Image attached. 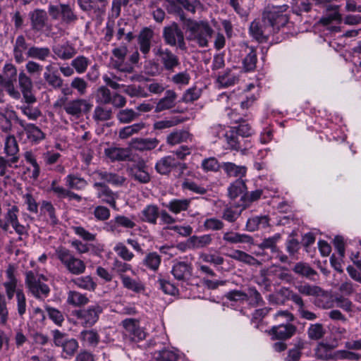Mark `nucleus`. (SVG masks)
I'll use <instances>...</instances> for the list:
<instances>
[{
  "instance_id": "nucleus-1",
  "label": "nucleus",
  "mask_w": 361,
  "mask_h": 361,
  "mask_svg": "<svg viewBox=\"0 0 361 361\" xmlns=\"http://www.w3.org/2000/svg\"><path fill=\"white\" fill-rule=\"evenodd\" d=\"M184 25L186 27L187 40L196 42L200 47H208L209 39L214 30L207 21L188 18Z\"/></svg>"
},
{
  "instance_id": "nucleus-2",
  "label": "nucleus",
  "mask_w": 361,
  "mask_h": 361,
  "mask_svg": "<svg viewBox=\"0 0 361 361\" xmlns=\"http://www.w3.org/2000/svg\"><path fill=\"white\" fill-rule=\"evenodd\" d=\"M287 8L286 5L267 6L262 13V23H266L274 33L278 32L288 22V17L284 13Z\"/></svg>"
},
{
  "instance_id": "nucleus-3",
  "label": "nucleus",
  "mask_w": 361,
  "mask_h": 361,
  "mask_svg": "<svg viewBox=\"0 0 361 361\" xmlns=\"http://www.w3.org/2000/svg\"><path fill=\"white\" fill-rule=\"evenodd\" d=\"M57 259L64 265L71 274L80 275L85 272L86 265L85 262L75 257L72 252L65 247L60 246L56 249Z\"/></svg>"
},
{
  "instance_id": "nucleus-4",
  "label": "nucleus",
  "mask_w": 361,
  "mask_h": 361,
  "mask_svg": "<svg viewBox=\"0 0 361 361\" xmlns=\"http://www.w3.org/2000/svg\"><path fill=\"white\" fill-rule=\"evenodd\" d=\"M102 312L103 307L99 304L94 303L87 307L73 311V315L82 326L92 327L97 322Z\"/></svg>"
},
{
  "instance_id": "nucleus-5",
  "label": "nucleus",
  "mask_w": 361,
  "mask_h": 361,
  "mask_svg": "<svg viewBox=\"0 0 361 361\" xmlns=\"http://www.w3.org/2000/svg\"><path fill=\"white\" fill-rule=\"evenodd\" d=\"M162 37L166 44L187 51L183 32L176 23L173 22L170 25L164 27Z\"/></svg>"
},
{
  "instance_id": "nucleus-6",
  "label": "nucleus",
  "mask_w": 361,
  "mask_h": 361,
  "mask_svg": "<svg viewBox=\"0 0 361 361\" xmlns=\"http://www.w3.org/2000/svg\"><path fill=\"white\" fill-rule=\"evenodd\" d=\"M42 279L47 280L42 274H35L32 271L26 273L25 284L30 292L37 299L47 298L50 292L49 287L42 282Z\"/></svg>"
},
{
  "instance_id": "nucleus-7",
  "label": "nucleus",
  "mask_w": 361,
  "mask_h": 361,
  "mask_svg": "<svg viewBox=\"0 0 361 361\" xmlns=\"http://www.w3.org/2000/svg\"><path fill=\"white\" fill-rule=\"evenodd\" d=\"M66 99V97L60 99L54 104V106H61L63 104L65 111L75 118H80L83 114L88 113L92 106L90 103L83 99H76L65 103Z\"/></svg>"
},
{
  "instance_id": "nucleus-8",
  "label": "nucleus",
  "mask_w": 361,
  "mask_h": 361,
  "mask_svg": "<svg viewBox=\"0 0 361 361\" xmlns=\"http://www.w3.org/2000/svg\"><path fill=\"white\" fill-rule=\"evenodd\" d=\"M48 13L53 20L61 19V22L66 24H72L78 20V16L68 4H49Z\"/></svg>"
},
{
  "instance_id": "nucleus-9",
  "label": "nucleus",
  "mask_w": 361,
  "mask_h": 361,
  "mask_svg": "<svg viewBox=\"0 0 361 361\" xmlns=\"http://www.w3.org/2000/svg\"><path fill=\"white\" fill-rule=\"evenodd\" d=\"M188 166L185 163L178 161L173 156H166L160 159L155 165V169L161 175H169L171 171L176 170L177 177H180Z\"/></svg>"
},
{
  "instance_id": "nucleus-10",
  "label": "nucleus",
  "mask_w": 361,
  "mask_h": 361,
  "mask_svg": "<svg viewBox=\"0 0 361 361\" xmlns=\"http://www.w3.org/2000/svg\"><path fill=\"white\" fill-rule=\"evenodd\" d=\"M154 55L158 56L164 69L170 73H173L176 68L180 65L178 56L168 48L161 46L153 49Z\"/></svg>"
},
{
  "instance_id": "nucleus-11",
  "label": "nucleus",
  "mask_w": 361,
  "mask_h": 361,
  "mask_svg": "<svg viewBox=\"0 0 361 361\" xmlns=\"http://www.w3.org/2000/svg\"><path fill=\"white\" fill-rule=\"evenodd\" d=\"M36 83L53 90H59L63 87V80L59 74L58 71L51 64H49L44 67L42 78L37 81Z\"/></svg>"
},
{
  "instance_id": "nucleus-12",
  "label": "nucleus",
  "mask_w": 361,
  "mask_h": 361,
  "mask_svg": "<svg viewBox=\"0 0 361 361\" xmlns=\"http://www.w3.org/2000/svg\"><path fill=\"white\" fill-rule=\"evenodd\" d=\"M171 273L178 281L188 283L192 276L193 267L190 262L178 261L174 262Z\"/></svg>"
},
{
  "instance_id": "nucleus-13",
  "label": "nucleus",
  "mask_w": 361,
  "mask_h": 361,
  "mask_svg": "<svg viewBox=\"0 0 361 361\" xmlns=\"http://www.w3.org/2000/svg\"><path fill=\"white\" fill-rule=\"evenodd\" d=\"M93 186L97 189V197L101 200L102 202L108 204L113 209H117L116 200L118 197L117 193L104 183L96 182Z\"/></svg>"
},
{
  "instance_id": "nucleus-14",
  "label": "nucleus",
  "mask_w": 361,
  "mask_h": 361,
  "mask_svg": "<svg viewBox=\"0 0 361 361\" xmlns=\"http://www.w3.org/2000/svg\"><path fill=\"white\" fill-rule=\"evenodd\" d=\"M126 334L128 335L133 341H139L145 338V332L140 328V322L137 319L128 318L121 322Z\"/></svg>"
},
{
  "instance_id": "nucleus-15",
  "label": "nucleus",
  "mask_w": 361,
  "mask_h": 361,
  "mask_svg": "<svg viewBox=\"0 0 361 361\" xmlns=\"http://www.w3.org/2000/svg\"><path fill=\"white\" fill-rule=\"evenodd\" d=\"M297 331V326L292 323L286 324H276L271 327L269 334L273 339L285 341L293 337Z\"/></svg>"
},
{
  "instance_id": "nucleus-16",
  "label": "nucleus",
  "mask_w": 361,
  "mask_h": 361,
  "mask_svg": "<svg viewBox=\"0 0 361 361\" xmlns=\"http://www.w3.org/2000/svg\"><path fill=\"white\" fill-rule=\"evenodd\" d=\"M249 31L252 37L260 43L267 42L269 35L274 33L266 23L257 20L251 23Z\"/></svg>"
},
{
  "instance_id": "nucleus-17",
  "label": "nucleus",
  "mask_w": 361,
  "mask_h": 361,
  "mask_svg": "<svg viewBox=\"0 0 361 361\" xmlns=\"http://www.w3.org/2000/svg\"><path fill=\"white\" fill-rule=\"evenodd\" d=\"M80 8L85 12L99 15L105 12L107 0H77Z\"/></svg>"
},
{
  "instance_id": "nucleus-18",
  "label": "nucleus",
  "mask_w": 361,
  "mask_h": 361,
  "mask_svg": "<svg viewBox=\"0 0 361 361\" xmlns=\"http://www.w3.org/2000/svg\"><path fill=\"white\" fill-rule=\"evenodd\" d=\"M147 166L143 160L139 161L133 164L129 170L130 176L136 181L140 183H148L151 177L147 171Z\"/></svg>"
},
{
  "instance_id": "nucleus-19",
  "label": "nucleus",
  "mask_w": 361,
  "mask_h": 361,
  "mask_svg": "<svg viewBox=\"0 0 361 361\" xmlns=\"http://www.w3.org/2000/svg\"><path fill=\"white\" fill-rule=\"evenodd\" d=\"M18 82L25 102L28 104L34 103L36 98L32 93V82L30 78L24 72H20L18 75Z\"/></svg>"
},
{
  "instance_id": "nucleus-20",
  "label": "nucleus",
  "mask_w": 361,
  "mask_h": 361,
  "mask_svg": "<svg viewBox=\"0 0 361 361\" xmlns=\"http://www.w3.org/2000/svg\"><path fill=\"white\" fill-rule=\"evenodd\" d=\"M153 37V30L148 27L143 28L137 37V44L140 51L144 55L145 59L147 58L149 54L151 49V42Z\"/></svg>"
},
{
  "instance_id": "nucleus-21",
  "label": "nucleus",
  "mask_w": 361,
  "mask_h": 361,
  "mask_svg": "<svg viewBox=\"0 0 361 361\" xmlns=\"http://www.w3.org/2000/svg\"><path fill=\"white\" fill-rule=\"evenodd\" d=\"M15 117L16 121L23 128L29 140L37 142L44 139V133L35 124L26 123L18 116H15Z\"/></svg>"
},
{
  "instance_id": "nucleus-22",
  "label": "nucleus",
  "mask_w": 361,
  "mask_h": 361,
  "mask_svg": "<svg viewBox=\"0 0 361 361\" xmlns=\"http://www.w3.org/2000/svg\"><path fill=\"white\" fill-rule=\"evenodd\" d=\"M105 155L111 160V161H131L132 152L130 148L109 147L105 149Z\"/></svg>"
},
{
  "instance_id": "nucleus-23",
  "label": "nucleus",
  "mask_w": 361,
  "mask_h": 361,
  "mask_svg": "<svg viewBox=\"0 0 361 361\" xmlns=\"http://www.w3.org/2000/svg\"><path fill=\"white\" fill-rule=\"evenodd\" d=\"M52 51L57 58L64 61L72 59L77 54L75 47L68 41L53 46Z\"/></svg>"
},
{
  "instance_id": "nucleus-24",
  "label": "nucleus",
  "mask_w": 361,
  "mask_h": 361,
  "mask_svg": "<svg viewBox=\"0 0 361 361\" xmlns=\"http://www.w3.org/2000/svg\"><path fill=\"white\" fill-rule=\"evenodd\" d=\"M159 141L157 138H141L137 137L131 140L130 146L132 149L137 151H150L155 149Z\"/></svg>"
},
{
  "instance_id": "nucleus-25",
  "label": "nucleus",
  "mask_w": 361,
  "mask_h": 361,
  "mask_svg": "<svg viewBox=\"0 0 361 361\" xmlns=\"http://www.w3.org/2000/svg\"><path fill=\"white\" fill-rule=\"evenodd\" d=\"M222 169L227 177L237 179H243L245 177L247 171L246 166L237 165L230 161L222 162Z\"/></svg>"
},
{
  "instance_id": "nucleus-26",
  "label": "nucleus",
  "mask_w": 361,
  "mask_h": 361,
  "mask_svg": "<svg viewBox=\"0 0 361 361\" xmlns=\"http://www.w3.org/2000/svg\"><path fill=\"white\" fill-rule=\"evenodd\" d=\"M29 16L32 28L37 32L42 31L48 20L47 13L43 9L37 8L30 12Z\"/></svg>"
},
{
  "instance_id": "nucleus-27",
  "label": "nucleus",
  "mask_w": 361,
  "mask_h": 361,
  "mask_svg": "<svg viewBox=\"0 0 361 361\" xmlns=\"http://www.w3.org/2000/svg\"><path fill=\"white\" fill-rule=\"evenodd\" d=\"M178 97L177 94L172 90H168L165 92V96L157 102L154 112L161 111L173 108L176 106V100Z\"/></svg>"
},
{
  "instance_id": "nucleus-28",
  "label": "nucleus",
  "mask_w": 361,
  "mask_h": 361,
  "mask_svg": "<svg viewBox=\"0 0 361 361\" xmlns=\"http://www.w3.org/2000/svg\"><path fill=\"white\" fill-rule=\"evenodd\" d=\"M223 240L225 242L231 244H254V239L252 236L247 234L236 233L234 231H227L224 233Z\"/></svg>"
},
{
  "instance_id": "nucleus-29",
  "label": "nucleus",
  "mask_w": 361,
  "mask_h": 361,
  "mask_svg": "<svg viewBox=\"0 0 361 361\" xmlns=\"http://www.w3.org/2000/svg\"><path fill=\"white\" fill-rule=\"evenodd\" d=\"M159 217V207L155 204H148L142 210L140 218L145 223L156 225Z\"/></svg>"
},
{
  "instance_id": "nucleus-30",
  "label": "nucleus",
  "mask_w": 361,
  "mask_h": 361,
  "mask_svg": "<svg viewBox=\"0 0 361 361\" xmlns=\"http://www.w3.org/2000/svg\"><path fill=\"white\" fill-rule=\"evenodd\" d=\"M314 355L322 360H336V351L334 350V347L324 343H319L317 345Z\"/></svg>"
},
{
  "instance_id": "nucleus-31",
  "label": "nucleus",
  "mask_w": 361,
  "mask_h": 361,
  "mask_svg": "<svg viewBox=\"0 0 361 361\" xmlns=\"http://www.w3.org/2000/svg\"><path fill=\"white\" fill-rule=\"evenodd\" d=\"M339 6L329 5L326 8V13L320 18L319 23L324 26L330 25L332 22L336 21L341 23L342 16L340 14Z\"/></svg>"
},
{
  "instance_id": "nucleus-32",
  "label": "nucleus",
  "mask_w": 361,
  "mask_h": 361,
  "mask_svg": "<svg viewBox=\"0 0 361 361\" xmlns=\"http://www.w3.org/2000/svg\"><path fill=\"white\" fill-rule=\"evenodd\" d=\"M212 237L210 234L202 235H192L187 240V246L190 249H201L210 245Z\"/></svg>"
},
{
  "instance_id": "nucleus-33",
  "label": "nucleus",
  "mask_w": 361,
  "mask_h": 361,
  "mask_svg": "<svg viewBox=\"0 0 361 361\" xmlns=\"http://www.w3.org/2000/svg\"><path fill=\"white\" fill-rule=\"evenodd\" d=\"M8 281L4 283L6 289V295L8 300L13 298L14 293H17V279L14 275V269L12 266H9L6 271Z\"/></svg>"
},
{
  "instance_id": "nucleus-34",
  "label": "nucleus",
  "mask_w": 361,
  "mask_h": 361,
  "mask_svg": "<svg viewBox=\"0 0 361 361\" xmlns=\"http://www.w3.org/2000/svg\"><path fill=\"white\" fill-rule=\"evenodd\" d=\"M269 218L267 215L255 216L247 219L246 230L247 231H255L259 228H266L269 225Z\"/></svg>"
},
{
  "instance_id": "nucleus-35",
  "label": "nucleus",
  "mask_w": 361,
  "mask_h": 361,
  "mask_svg": "<svg viewBox=\"0 0 361 361\" xmlns=\"http://www.w3.org/2000/svg\"><path fill=\"white\" fill-rule=\"evenodd\" d=\"M95 174L106 183L116 186L122 185L126 181V178L124 176H120L116 173L108 172L106 171H95Z\"/></svg>"
},
{
  "instance_id": "nucleus-36",
  "label": "nucleus",
  "mask_w": 361,
  "mask_h": 361,
  "mask_svg": "<svg viewBox=\"0 0 361 361\" xmlns=\"http://www.w3.org/2000/svg\"><path fill=\"white\" fill-rule=\"evenodd\" d=\"M305 345V342L302 339L298 338L295 340L293 347L288 350L284 361H300Z\"/></svg>"
},
{
  "instance_id": "nucleus-37",
  "label": "nucleus",
  "mask_w": 361,
  "mask_h": 361,
  "mask_svg": "<svg viewBox=\"0 0 361 361\" xmlns=\"http://www.w3.org/2000/svg\"><path fill=\"white\" fill-rule=\"evenodd\" d=\"M239 78L231 69L219 74L216 82L221 87H228L238 82Z\"/></svg>"
},
{
  "instance_id": "nucleus-38",
  "label": "nucleus",
  "mask_w": 361,
  "mask_h": 361,
  "mask_svg": "<svg viewBox=\"0 0 361 361\" xmlns=\"http://www.w3.org/2000/svg\"><path fill=\"white\" fill-rule=\"evenodd\" d=\"M190 202L191 200L190 199H173L168 204H163V205L168 208L172 213L177 214L181 212L186 211L188 209Z\"/></svg>"
},
{
  "instance_id": "nucleus-39",
  "label": "nucleus",
  "mask_w": 361,
  "mask_h": 361,
  "mask_svg": "<svg viewBox=\"0 0 361 361\" xmlns=\"http://www.w3.org/2000/svg\"><path fill=\"white\" fill-rule=\"evenodd\" d=\"M27 48V45L24 36H18L13 47V56L17 63H20L24 61L23 52Z\"/></svg>"
},
{
  "instance_id": "nucleus-40",
  "label": "nucleus",
  "mask_w": 361,
  "mask_h": 361,
  "mask_svg": "<svg viewBox=\"0 0 361 361\" xmlns=\"http://www.w3.org/2000/svg\"><path fill=\"white\" fill-rule=\"evenodd\" d=\"M191 140V135L186 130H176L168 135L166 142L170 145H176Z\"/></svg>"
},
{
  "instance_id": "nucleus-41",
  "label": "nucleus",
  "mask_w": 361,
  "mask_h": 361,
  "mask_svg": "<svg viewBox=\"0 0 361 361\" xmlns=\"http://www.w3.org/2000/svg\"><path fill=\"white\" fill-rule=\"evenodd\" d=\"M89 298L85 294L75 290H70L68 293L67 302L75 307H81L89 302Z\"/></svg>"
},
{
  "instance_id": "nucleus-42",
  "label": "nucleus",
  "mask_w": 361,
  "mask_h": 361,
  "mask_svg": "<svg viewBox=\"0 0 361 361\" xmlns=\"http://www.w3.org/2000/svg\"><path fill=\"white\" fill-rule=\"evenodd\" d=\"M78 288L88 291H94L96 289L97 283L90 276H80L73 279L71 281Z\"/></svg>"
},
{
  "instance_id": "nucleus-43",
  "label": "nucleus",
  "mask_w": 361,
  "mask_h": 361,
  "mask_svg": "<svg viewBox=\"0 0 361 361\" xmlns=\"http://www.w3.org/2000/svg\"><path fill=\"white\" fill-rule=\"evenodd\" d=\"M247 190L245 182L243 179H236L228 188V196L231 199L235 200L244 193Z\"/></svg>"
},
{
  "instance_id": "nucleus-44",
  "label": "nucleus",
  "mask_w": 361,
  "mask_h": 361,
  "mask_svg": "<svg viewBox=\"0 0 361 361\" xmlns=\"http://www.w3.org/2000/svg\"><path fill=\"white\" fill-rule=\"evenodd\" d=\"M145 128V124L143 122L134 123L130 126H128L120 129L118 133V137L121 140H126L132 135L137 134L140 130Z\"/></svg>"
},
{
  "instance_id": "nucleus-45",
  "label": "nucleus",
  "mask_w": 361,
  "mask_h": 361,
  "mask_svg": "<svg viewBox=\"0 0 361 361\" xmlns=\"http://www.w3.org/2000/svg\"><path fill=\"white\" fill-rule=\"evenodd\" d=\"M249 52L243 61V68L245 72L254 71L257 61L256 49L252 47H247Z\"/></svg>"
},
{
  "instance_id": "nucleus-46",
  "label": "nucleus",
  "mask_w": 361,
  "mask_h": 361,
  "mask_svg": "<svg viewBox=\"0 0 361 361\" xmlns=\"http://www.w3.org/2000/svg\"><path fill=\"white\" fill-rule=\"evenodd\" d=\"M27 54L30 58L45 61L51 55V51L48 47L33 46L28 49Z\"/></svg>"
},
{
  "instance_id": "nucleus-47",
  "label": "nucleus",
  "mask_w": 361,
  "mask_h": 361,
  "mask_svg": "<svg viewBox=\"0 0 361 361\" xmlns=\"http://www.w3.org/2000/svg\"><path fill=\"white\" fill-rule=\"evenodd\" d=\"M113 117V111L111 108L105 107L103 106H97L95 107L93 118L97 122L106 121L111 119Z\"/></svg>"
},
{
  "instance_id": "nucleus-48",
  "label": "nucleus",
  "mask_w": 361,
  "mask_h": 361,
  "mask_svg": "<svg viewBox=\"0 0 361 361\" xmlns=\"http://www.w3.org/2000/svg\"><path fill=\"white\" fill-rule=\"evenodd\" d=\"M121 278L124 288L135 293H140L145 290V286L140 281L125 275H121Z\"/></svg>"
},
{
  "instance_id": "nucleus-49",
  "label": "nucleus",
  "mask_w": 361,
  "mask_h": 361,
  "mask_svg": "<svg viewBox=\"0 0 361 361\" xmlns=\"http://www.w3.org/2000/svg\"><path fill=\"white\" fill-rule=\"evenodd\" d=\"M161 257L157 252L148 253L143 259V264L148 269L156 271L161 264Z\"/></svg>"
},
{
  "instance_id": "nucleus-50",
  "label": "nucleus",
  "mask_w": 361,
  "mask_h": 361,
  "mask_svg": "<svg viewBox=\"0 0 361 361\" xmlns=\"http://www.w3.org/2000/svg\"><path fill=\"white\" fill-rule=\"evenodd\" d=\"M307 333L310 340L318 341L324 337L326 330L322 324L316 323L310 324Z\"/></svg>"
},
{
  "instance_id": "nucleus-51",
  "label": "nucleus",
  "mask_w": 361,
  "mask_h": 361,
  "mask_svg": "<svg viewBox=\"0 0 361 361\" xmlns=\"http://www.w3.org/2000/svg\"><path fill=\"white\" fill-rule=\"evenodd\" d=\"M140 115L139 113L135 112L132 109H126L120 110L116 117L120 123H129L138 118Z\"/></svg>"
},
{
  "instance_id": "nucleus-52",
  "label": "nucleus",
  "mask_w": 361,
  "mask_h": 361,
  "mask_svg": "<svg viewBox=\"0 0 361 361\" xmlns=\"http://www.w3.org/2000/svg\"><path fill=\"white\" fill-rule=\"evenodd\" d=\"M16 112L11 111L8 114L0 112V129L4 133H9L12 130L11 120L16 121Z\"/></svg>"
},
{
  "instance_id": "nucleus-53",
  "label": "nucleus",
  "mask_w": 361,
  "mask_h": 361,
  "mask_svg": "<svg viewBox=\"0 0 361 361\" xmlns=\"http://www.w3.org/2000/svg\"><path fill=\"white\" fill-rule=\"evenodd\" d=\"M154 361H177L178 356L171 350L162 349L152 353Z\"/></svg>"
},
{
  "instance_id": "nucleus-54",
  "label": "nucleus",
  "mask_w": 361,
  "mask_h": 361,
  "mask_svg": "<svg viewBox=\"0 0 361 361\" xmlns=\"http://www.w3.org/2000/svg\"><path fill=\"white\" fill-rule=\"evenodd\" d=\"M201 166L205 172H218L222 169V163H219L216 158L212 157L203 159Z\"/></svg>"
},
{
  "instance_id": "nucleus-55",
  "label": "nucleus",
  "mask_w": 361,
  "mask_h": 361,
  "mask_svg": "<svg viewBox=\"0 0 361 361\" xmlns=\"http://www.w3.org/2000/svg\"><path fill=\"white\" fill-rule=\"evenodd\" d=\"M293 270L295 273L309 279L317 274L314 269L310 267L309 264L303 262L297 263Z\"/></svg>"
},
{
  "instance_id": "nucleus-56",
  "label": "nucleus",
  "mask_w": 361,
  "mask_h": 361,
  "mask_svg": "<svg viewBox=\"0 0 361 361\" xmlns=\"http://www.w3.org/2000/svg\"><path fill=\"white\" fill-rule=\"evenodd\" d=\"M80 339L90 345L96 346L99 341V336L95 330H84L80 332Z\"/></svg>"
},
{
  "instance_id": "nucleus-57",
  "label": "nucleus",
  "mask_w": 361,
  "mask_h": 361,
  "mask_svg": "<svg viewBox=\"0 0 361 361\" xmlns=\"http://www.w3.org/2000/svg\"><path fill=\"white\" fill-rule=\"evenodd\" d=\"M67 185L73 189L81 190L87 185V181L80 176L74 174H69L66 177Z\"/></svg>"
},
{
  "instance_id": "nucleus-58",
  "label": "nucleus",
  "mask_w": 361,
  "mask_h": 361,
  "mask_svg": "<svg viewBox=\"0 0 361 361\" xmlns=\"http://www.w3.org/2000/svg\"><path fill=\"white\" fill-rule=\"evenodd\" d=\"M321 294L316 295L314 304L319 308L329 309L332 307L331 297L327 292L322 289Z\"/></svg>"
},
{
  "instance_id": "nucleus-59",
  "label": "nucleus",
  "mask_w": 361,
  "mask_h": 361,
  "mask_svg": "<svg viewBox=\"0 0 361 361\" xmlns=\"http://www.w3.org/2000/svg\"><path fill=\"white\" fill-rule=\"evenodd\" d=\"M112 94L110 90L106 86H101L97 89L96 100L102 104H109L111 102Z\"/></svg>"
},
{
  "instance_id": "nucleus-60",
  "label": "nucleus",
  "mask_w": 361,
  "mask_h": 361,
  "mask_svg": "<svg viewBox=\"0 0 361 361\" xmlns=\"http://www.w3.org/2000/svg\"><path fill=\"white\" fill-rule=\"evenodd\" d=\"M89 64L90 60L84 56H77L73 60H72L71 63V66L79 74L85 73Z\"/></svg>"
},
{
  "instance_id": "nucleus-61",
  "label": "nucleus",
  "mask_w": 361,
  "mask_h": 361,
  "mask_svg": "<svg viewBox=\"0 0 361 361\" xmlns=\"http://www.w3.org/2000/svg\"><path fill=\"white\" fill-rule=\"evenodd\" d=\"M300 294L307 296H314L321 294L322 288L317 286H312L307 283L301 284L296 287Z\"/></svg>"
},
{
  "instance_id": "nucleus-62",
  "label": "nucleus",
  "mask_w": 361,
  "mask_h": 361,
  "mask_svg": "<svg viewBox=\"0 0 361 361\" xmlns=\"http://www.w3.org/2000/svg\"><path fill=\"white\" fill-rule=\"evenodd\" d=\"M295 319L294 315L288 310H280L274 315V320L277 324H290Z\"/></svg>"
},
{
  "instance_id": "nucleus-63",
  "label": "nucleus",
  "mask_w": 361,
  "mask_h": 361,
  "mask_svg": "<svg viewBox=\"0 0 361 361\" xmlns=\"http://www.w3.org/2000/svg\"><path fill=\"white\" fill-rule=\"evenodd\" d=\"M262 194V190H256L251 192L250 193H245L241 197V201L243 203L240 205L243 207V209L247 207L252 202L259 200Z\"/></svg>"
},
{
  "instance_id": "nucleus-64",
  "label": "nucleus",
  "mask_w": 361,
  "mask_h": 361,
  "mask_svg": "<svg viewBox=\"0 0 361 361\" xmlns=\"http://www.w3.org/2000/svg\"><path fill=\"white\" fill-rule=\"evenodd\" d=\"M248 300L250 305L252 307H257L264 303L263 298L259 292L255 287H249L247 289Z\"/></svg>"
}]
</instances>
